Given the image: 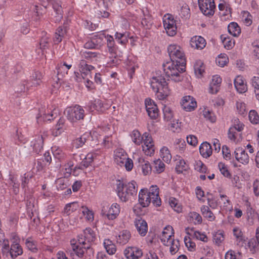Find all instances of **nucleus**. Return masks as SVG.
I'll return each instance as SVG.
<instances>
[{"instance_id":"1","label":"nucleus","mask_w":259,"mask_h":259,"mask_svg":"<svg viewBox=\"0 0 259 259\" xmlns=\"http://www.w3.org/2000/svg\"><path fill=\"white\" fill-rule=\"evenodd\" d=\"M170 62L163 64L166 76L171 80L179 82L182 80L180 75L185 71L186 61L183 49L179 46L170 45L167 48Z\"/></svg>"},{"instance_id":"2","label":"nucleus","mask_w":259,"mask_h":259,"mask_svg":"<svg viewBox=\"0 0 259 259\" xmlns=\"http://www.w3.org/2000/svg\"><path fill=\"white\" fill-rule=\"evenodd\" d=\"M153 91L159 100L165 99L170 94L168 83L161 75L153 76L150 81Z\"/></svg>"},{"instance_id":"3","label":"nucleus","mask_w":259,"mask_h":259,"mask_svg":"<svg viewBox=\"0 0 259 259\" xmlns=\"http://www.w3.org/2000/svg\"><path fill=\"white\" fill-rule=\"evenodd\" d=\"M136 185V182L134 181L127 183L119 182L117 186V194L119 199L122 202L131 201L134 199L137 192Z\"/></svg>"},{"instance_id":"4","label":"nucleus","mask_w":259,"mask_h":259,"mask_svg":"<svg viewBox=\"0 0 259 259\" xmlns=\"http://www.w3.org/2000/svg\"><path fill=\"white\" fill-rule=\"evenodd\" d=\"M65 113L66 114L67 119L71 122H75L82 119L84 116V111L79 105L67 108L65 111Z\"/></svg>"},{"instance_id":"5","label":"nucleus","mask_w":259,"mask_h":259,"mask_svg":"<svg viewBox=\"0 0 259 259\" xmlns=\"http://www.w3.org/2000/svg\"><path fill=\"white\" fill-rule=\"evenodd\" d=\"M120 212V206L117 203H113L110 207L104 206L101 214L103 217L113 220L117 218Z\"/></svg>"},{"instance_id":"6","label":"nucleus","mask_w":259,"mask_h":259,"mask_svg":"<svg viewBox=\"0 0 259 259\" xmlns=\"http://www.w3.org/2000/svg\"><path fill=\"white\" fill-rule=\"evenodd\" d=\"M198 2L200 10L204 15H213L215 9L214 0H198Z\"/></svg>"},{"instance_id":"7","label":"nucleus","mask_w":259,"mask_h":259,"mask_svg":"<svg viewBox=\"0 0 259 259\" xmlns=\"http://www.w3.org/2000/svg\"><path fill=\"white\" fill-rule=\"evenodd\" d=\"M41 5L47 8L49 3H51L56 14V21H60L63 17V10L61 2L59 0H39Z\"/></svg>"},{"instance_id":"8","label":"nucleus","mask_w":259,"mask_h":259,"mask_svg":"<svg viewBox=\"0 0 259 259\" xmlns=\"http://www.w3.org/2000/svg\"><path fill=\"white\" fill-rule=\"evenodd\" d=\"M78 243H74V240L71 241V245L73 251L79 257H82L85 251L90 248V245L87 244L82 238L78 239Z\"/></svg>"},{"instance_id":"9","label":"nucleus","mask_w":259,"mask_h":259,"mask_svg":"<svg viewBox=\"0 0 259 259\" xmlns=\"http://www.w3.org/2000/svg\"><path fill=\"white\" fill-rule=\"evenodd\" d=\"M167 17L163 20V25L167 34L170 36H175L177 32L176 20L170 14H167Z\"/></svg>"},{"instance_id":"10","label":"nucleus","mask_w":259,"mask_h":259,"mask_svg":"<svg viewBox=\"0 0 259 259\" xmlns=\"http://www.w3.org/2000/svg\"><path fill=\"white\" fill-rule=\"evenodd\" d=\"M143 137L144 144L142 145L143 151L146 155L151 156L154 152V146L152 139L147 133H145L143 134Z\"/></svg>"},{"instance_id":"11","label":"nucleus","mask_w":259,"mask_h":259,"mask_svg":"<svg viewBox=\"0 0 259 259\" xmlns=\"http://www.w3.org/2000/svg\"><path fill=\"white\" fill-rule=\"evenodd\" d=\"M47 135L45 133L41 132L33 137V140L31 142V146L33 147L34 150L36 153L40 151L44 146V141Z\"/></svg>"},{"instance_id":"12","label":"nucleus","mask_w":259,"mask_h":259,"mask_svg":"<svg viewBox=\"0 0 259 259\" xmlns=\"http://www.w3.org/2000/svg\"><path fill=\"white\" fill-rule=\"evenodd\" d=\"M134 225L141 236L144 237L146 235L148 231V225L146 221L138 217L135 219Z\"/></svg>"},{"instance_id":"13","label":"nucleus","mask_w":259,"mask_h":259,"mask_svg":"<svg viewBox=\"0 0 259 259\" xmlns=\"http://www.w3.org/2000/svg\"><path fill=\"white\" fill-rule=\"evenodd\" d=\"M159 193V188L156 185L151 186L149 191H147V194L150 196L152 203L156 206H159L161 203Z\"/></svg>"},{"instance_id":"14","label":"nucleus","mask_w":259,"mask_h":259,"mask_svg":"<svg viewBox=\"0 0 259 259\" xmlns=\"http://www.w3.org/2000/svg\"><path fill=\"white\" fill-rule=\"evenodd\" d=\"M174 232L173 228L170 226H166L160 236V240L163 245L169 244L170 240L174 239Z\"/></svg>"},{"instance_id":"15","label":"nucleus","mask_w":259,"mask_h":259,"mask_svg":"<svg viewBox=\"0 0 259 259\" xmlns=\"http://www.w3.org/2000/svg\"><path fill=\"white\" fill-rule=\"evenodd\" d=\"M236 159L243 164L248 163L249 157L244 149L241 147L236 148L234 151Z\"/></svg>"},{"instance_id":"16","label":"nucleus","mask_w":259,"mask_h":259,"mask_svg":"<svg viewBox=\"0 0 259 259\" xmlns=\"http://www.w3.org/2000/svg\"><path fill=\"white\" fill-rule=\"evenodd\" d=\"M125 257L128 259H138L143 255L141 249L136 247H129L124 251Z\"/></svg>"},{"instance_id":"17","label":"nucleus","mask_w":259,"mask_h":259,"mask_svg":"<svg viewBox=\"0 0 259 259\" xmlns=\"http://www.w3.org/2000/svg\"><path fill=\"white\" fill-rule=\"evenodd\" d=\"M181 105L186 111H191L195 109L197 106V103L193 97L190 96H186L183 98Z\"/></svg>"},{"instance_id":"18","label":"nucleus","mask_w":259,"mask_h":259,"mask_svg":"<svg viewBox=\"0 0 259 259\" xmlns=\"http://www.w3.org/2000/svg\"><path fill=\"white\" fill-rule=\"evenodd\" d=\"M110 107V104L104 103L100 99H96L90 104V109H95L100 112H104Z\"/></svg>"},{"instance_id":"19","label":"nucleus","mask_w":259,"mask_h":259,"mask_svg":"<svg viewBox=\"0 0 259 259\" xmlns=\"http://www.w3.org/2000/svg\"><path fill=\"white\" fill-rule=\"evenodd\" d=\"M127 158V154L122 149H117L114 151V161L117 165L122 166Z\"/></svg>"},{"instance_id":"20","label":"nucleus","mask_w":259,"mask_h":259,"mask_svg":"<svg viewBox=\"0 0 259 259\" xmlns=\"http://www.w3.org/2000/svg\"><path fill=\"white\" fill-rule=\"evenodd\" d=\"M152 202L150 196L147 194V189H141L139 194V203L143 207H147Z\"/></svg>"},{"instance_id":"21","label":"nucleus","mask_w":259,"mask_h":259,"mask_svg":"<svg viewBox=\"0 0 259 259\" xmlns=\"http://www.w3.org/2000/svg\"><path fill=\"white\" fill-rule=\"evenodd\" d=\"M23 253V249L21 246L17 242H14L10 246L9 255L12 259H15Z\"/></svg>"},{"instance_id":"22","label":"nucleus","mask_w":259,"mask_h":259,"mask_svg":"<svg viewBox=\"0 0 259 259\" xmlns=\"http://www.w3.org/2000/svg\"><path fill=\"white\" fill-rule=\"evenodd\" d=\"M205 39L200 36H195L190 40V45L192 48L201 50L206 46Z\"/></svg>"},{"instance_id":"23","label":"nucleus","mask_w":259,"mask_h":259,"mask_svg":"<svg viewBox=\"0 0 259 259\" xmlns=\"http://www.w3.org/2000/svg\"><path fill=\"white\" fill-rule=\"evenodd\" d=\"M234 83L236 89L239 93H245L247 90L246 84L243 79V77L240 75L237 76L235 78Z\"/></svg>"},{"instance_id":"24","label":"nucleus","mask_w":259,"mask_h":259,"mask_svg":"<svg viewBox=\"0 0 259 259\" xmlns=\"http://www.w3.org/2000/svg\"><path fill=\"white\" fill-rule=\"evenodd\" d=\"M131 237V234L129 231L124 230L120 231L116 237V241L121 245L126 244Z\"/></svg>"},{"instance_id":"25","label":"nucleus","mask_w":259,"mask_h":259,"mask_svg":"<svg viewBox=\"0 0 259 259\" xmlns=\"http://www.w3.org/2000/svg\"><path fill=\"white\" fill-rule=\"evenodd\" d=\"M50 37L45 32H42L41 37L39 42V48L44 54L47 49H48L50 46Z\"/></svg>"},{"instance_id":"26","label":"nucleus","mask_w":259,"mask_h":259,"mask_svg":"<svg viewBox=\"0 0 259 259\" xmlns=\"http://www.w3.org/2000/svg\"><path fill=\"white\" fill-rule=\"evenodd\" d=\"M199 151L203 157H209L212 154V147L208 143L203 142L200 146Z\"/></svg>"},{"instance_id":"27","label":"nucleus","mask_w":259,"mask_h":259,"mask_svg":"<svg viewBox=\"0 0 259 259\" xmlns=\"http://www.w3.org/2000/svg\"><path fill=\"white\" fill-rule=\"evenodd\" d=\"M241 132H238L234 128L230 127L228 132V137L231 141L235 143L240 141L242 139Z\"/></svg>"},{"instance_id":"28","label":"nucleus","mask_w":259,"mask_h":259,"mask_svg":"<svg viewBox=\"0 0 259 259\" xmlns=\"http://www.w3.org/2000/svg\"><path fill=\"white\" fill-rule=\"evenodd\" d=\"M52 149L55 158L59 160V162H56V167L57 168L60 167L61 166L60 162L65 158L66 155L59 147L54 146L52 148Z\"/></svg>"},{"instance_id":"29","label":"nucleus","mask_w":259,"mask_h":259,"mask_svg":"<svg viewBox=\"0 0 259 259\" xmlns=\"http://www.w3.org/2000/svg\"><path fill=\"white\" fill-rule=\"evenodd\" d=\"M57 116V112L56 109H54L51 113L44 114L43 116L39 113L36 117L37 122L40 123L42 121H50Z\"/></svg>"},{"instance_id":"30","label":"nucleus","mask_w":259,"mask_h":259,"mask_svg":"<svg viewBox=\"0 0 259 259\" xmlns=\"http://www.w3.org/2000/svg\"><path fill=\"white\" fill-rule=\"evenodd\" d=\"M96 38H93L91 40L87 41L84 45L85 49H92L96 48L98 46V44H101L103 38H105L104 35H101L98 37V36H96Z\"/></svg>"},{"instance_id":"31","label":"nucleus","mask_w":259,"mask_h":259,"mask_svg":"<svg viewBox=\"0 0 259 259\" xmlns=\"http://www.w3.org/2000/svg\"><path fill=\"white\" fill-rule=\"evenodd\" d=\"M164 163L160 159H158L153 161L152 163V171L155 174H160L165 169Z\"/></svg>"},{"instance_id":"32","label":"nucleus","mask_w":259,"mask_h":259,"mask_svg":"<svg viewBox=\"0 0 259 259\" xmlns=\"http://www.w3.org/2000/svg\"><path fill=\"white\" fill-rule=\"evenodd\" d=\"M78 68L81 73L84 74V75H87L90 73L91 70L94 69V67L87 64L86 61L81 59L78 64Z\"/></svg>"},{"instance_id":"33","label":"nucleus","mask_w":259,"mask_h":259,"mask_svg":"<svg viewBox=\"0 0 259 259\" xmlns=\"http://www.w3.org/2000/svg\"><path fill=\"white\" fill-rule=\"evenodd\" d=\"M194 69L197 77L201 78L205 72L204 63L201 60L196 61L194 66Z\"/></svg>"},{"instance_id":"34","label":"nucleus","mask_w":259,"mask_h":259,"mask_svg":"<svg viewBox=\"0 0 259 259\" xmlns=\"http://www.w3.org/2000/svg\"><path fill=\"white\" fill-rule=\"evenodd\" d=\"M219 9L220 11L222 12V15L223 16H227L231 14V8L230 5L228 4L224 0H220L219 4ZM221 14V13H220Z\"/></svg>"},{"instance_id":"35","label":"nucleus","mask_w":259,"mask_h":259,"mask_svg":"<svg viewBox=\"0 0 259 259\" xmlns=\"http://www.w3.org/2000/svg\"><path fill=\"white\" fill-rule=\"evenodd\" d=\"M66 33V29L64 26L59 27L56 31L54 41L56 44L60 42Z\"/></svg>"},{"instance_id":"36","label":"nucleus","mask_w":259,"mask_h":259,"mask_svg":"<svg viewBox=\"0 0 259 259\" xmlns=\"http://www.w3.org/2000/svg\"><path fill=\"white\" fill-rule=\"evenodd\" d=\"M80 55L82 59H87L88 61H93L96 60V58L99 55V53L91 51H83L82 50L80 52Z\"/></svg>"},{"instance_id":"37","label":"nucleus","mask_w":259,"mask_h":259,"mask_svg":"<svg viewBox=\"0 0 259 259\" xmlns=\"http://www.w3.org/2000/svg\"><path fill=\"white\" fill-rule=\"evenodd\" d=\"M95 156H96V154L93 153H88L80 163L78 168L83 169L88 167L93 162Z\"/></svg>"},{"instance_id":"38","label":"nucleus","mask_w":259,"mask_h":259,"mask_svg":"<svg viewBox=\"0 0 259 259\" xmlns=\"http://www.w3.org/2000/svg\"><path fill=\"white\" fill-rule=\"evenodd\" d=\"M201 212L203 217L208 221H213L215 220V217L208 206L205 205L202 206L201 207Z\"/></svg>"},{"instance_id":"39","label":"nucleus","mask_w":259,"mask_h":259,"mask_svg":"<svg viewBox=\"0 0 259 259\" xmlns=\"http://www.w3.org/2000/svg\"><path fill=\"white\" fill-rule=\"evenodd\" d=\"M30 83L31 86L36 87L40 84L42 75L39 71H35L31 76Z\"/></svg>"},{"instance_id":"40","label":"nucleus","mask_w":259,"mask_h":259,"mask_svg":"<svg viewBox=\"0 0 259 259\" xmlns=\"http://www.w3.org/2000/svg\"><path fill=\"white\" fill-rule=\"evenodd\" d=\"M228 32L234 36H238L241 33V29L237 23H230L228 26Z\"/></svg>"},{"instance_id":"41","label":"nucleus","mask_w":259,"mask_h":259,"mask_svg":"<svg viewBox=\"0 0 259 259\" xmlns=\"http://www.w3.org/2000/svg\"><path fill=\"white\" fill-rule=\"evenodd\" d=\"M104 246L107 252L110 255L113 254L116 251L115 245L109 239H105Z\"/></svg>"},{"instance_id":"42","label":"nucleus","mask_w":259,"mask_h":259,"mask_svg":"<svg viewBox=\"0 0 259 259\" xmlns=\"http://www.w3.org/2000/svg\"><path fill=\"white\" fill-rule=\"evenodd\" d=\"M85 242H91L95 239V234L94 231L90 228H86L83 231Z\"/></svg>"},{"instance_id":"43","label":"nucleus","mask_w":259,"mask_h":259,"mask_svg":"<svg viewBox=\"0 0 259 259\" xmlns=\"http://www.w3.org/2000/svg\"><path fill=\"white\" fill-rule=\"evenodd\" d=\"M89 137L88 134H84L82 135L80 137L77 138L73 142V146L76 148H79L81 147L86 142L87 138Z\"/></svg>"},{"instance_id":"44","label":"nucleus","mask_w":259,"mask_h":259,"mask_svg":"<svg viewBox=\"0 0 259 259\" xmlns=\"http://www.w3.org/2000/svg\"><path fill=\"white\" fill-rule=\"evenodd\" d=\"M187 168L188 165L184 159L181 158L177 160L176 170L178 173H182L183 171L186 170Z\"/></svg>"},{"instance_id":"45","label":"nucleus","mask_w":259,"mask_h":259,"mask_svg":"<svg viewBox=\"0 0 259 259\" xmlns=\"http://www.w3.org/2000/svg\"><path fill=\"white\" fill-rule=\"evenodd\" d=\"M80 206L77 202H73L66 205L64 208V211L67 214L77 210Z\"/></svg>"},{"instance_id":"46","label":"nucleus","mask_w":259,"mask_h":259,"mask_svg":"<svg viewBox=\"0 0 259 259\" xmlns=\"http://www.w3.org/2000/svg\"><path fill=\"white\" fill-rule=\"evenodd\" d=\"M160 156L166 162H169L171 159V155L168 149L166 147H162L160 150Z\"/></svg>"},{"instance_id":"47","label":"nucleus","mask_w":259,"mask_h":259,"mask_svg":"<svg viewBox=\"0 0 259 259\" xmlns=\"http://www.w3.org/2000/svg\"><path fill=\"white\" fill-rule=\"evenodd\" d=\"M188 217L190 221H193L196 224H200L202 223V219L201 216L195 211L190 212L188 214Z\"/></svg>"},{"instance_id":"48","label":"nucleus","mask_w":259,"mask_h":259,"mask_svg":"<svg viewBox=\"0 0 259 259\" xmlns=\"http://www.w3.org/2000/svg\"><path fill=\"white\" fill-rule=\"evenodd\" d=\"M169 204L171 208L177 212H180L182 210V207L179 204L178 200L175 198L170 197L169 199Z\"/></svg>"},{"instance_id":"49","label":"nucleus","mask_w":259,"mask_h":259,"mask_svg":"<svg viewBox=\"0 0 259 259\" xmlns=\"http://www.w3.org/2000/svg\"><path fill=\"white\" fill-rule=\"evenodd\" d=\"M165 246H170V252L172 254H175L179 250V246H180V242L178 240H175L174 239L170 240L169 244H164Z\"/></svg>"},{"instance_id":"50","label":"nucleus","mask_w":259,"mask_h":259,"mask_svg":"<svg viewBox=\"0 0 259 259\" xmlns=\"http://www.w3.org/2000/svg\"><path fill=\"white\" fill-rule=\"evenodd\" d=\"M131 137L133 141L137 145H140L142 143L143 139H144L143 136H141L140 132L137 130L133 131Z\"/></svg>"},{"instance_id":"51","label":"nucleus","mask_w":259,"mask_h":259,"mask_svg":"<svg viewBox=\"0 0 259 259\" xmlns=\"http://www.w3.org/2000/svg\"><path fill=\"white\" fill-rule=\"evenodd\" d=\"M186 144L185 141L181 139H176L174 143L175 148L182 153L185 149Z\"/></svg>"},{"instance_id":"52","label":"nucleus","mask_w":259,"mask_h":259,"mask_svg":"<svg viewBox=\"0 0 259 259\" xmlns=\"http://www.w3.org/2000/svg\"><path fill=\"white\" fill-rule=\"evenodd\" d=\"M57 188L58 190H63L67 188L68 180L65 178H60L56 181Z\"/></svg>"},{"instance_id":"53","label":"nucleus","mask_w":259,"mask_h":259,"mask_svg":"<svg viewBox=\"0 0 259 259\" xmlns=\"http://www.w3.org/2000/svg\"><path fill=\"white\" fill-rule=\"evenodd\" d=\"M233 125L231 128H234L238 132H242L244 128V125L237 118H234L232 120Z\"/></svg>"},{"instance_id":"54","label":"nucleus","mask_w":259,"mask_h":259,"mask_svg":"<svg viewBox=\"0 0 259 259\" xmlns=\"http://www.w3.org/2000/svg\"><path fill=\"white\" fill-rule=\"evenodd\" d=\"M56 69L57 70V76L58 80L60 79L61 77L64 76L65 74H67V70L65 66V65L62 64V63L58 64Z\"/></svg>"},{"instance_id":"55","label":"nucleus","mask_w":259,"mask_h":259,"mask_svg":"<svg viewBox=\"0 0 259 259\" xmlns=\"http://www.w3.org/2000/svg\"><path fill=\"white\" fill-rule=\"evenodd\" d=\"M248 116L249 120L252 123L256 124L259 123V115L255 110H250Z\"/></svg>"},{"instance_id":"56","label":"nucleus","mask_w":259,"mask_h":259,"mask_svg":"<svg viewBox=\"0 0 259 259\" xmlns=\"http://www.w3.org/2000/svg\"><path fill=\"white\" fill-rule=\"evenodd\" d=\"M252 85L254 88L256 98L259 100V77L254 76L251 80Z\"/></svg>"},{"instance_id":"57","label":"nucleus","mask_w":259,"mask_h":259,"mask_svg":"<svg viewBox=\"0 0 259 259\" xmlns=\"http://www.w3.org/2000/svg\"><path fill=\"white\" fill-rule=\"evenodd\" d=\"M164 119L166 121H169L173 118V113L170 107L164 106L163 108Z\"/></svg>"},{"instance_id":"58","label":"nucleus","mask_w":259,"mask_h":259,"mask_svg":"<svg viewBox=\"0 0 259 259\" xmlns=\"http://www.w3.org/2000/svg\"><path fill=\"white\" fill-rule=\"evenodd\" d=\"M221 38L222 39L224 46L226 49L230 50L234 46V40H232L229 37H223V36L222 35Z\"/></svg>"},{"instance_id":"59","label":"nucleus","mask_w":259,"mask_h":259,"mask_svg":"<svg viewBox=\"0 0 259 259\" xmlns=\"http://www.w3.org/2000/svg\"><path fill=\"white\" fill-rule=\"evenodd\" d=\"M25 244L27 248L33 251L36 252L37 250V245L31 238H28L26 240Z\"/></svg>"},{"instance_id":"60","label":"nucleus","mask_w":259,"mask_h":259,"mask_svg":"<svg viewBox=\"0 0 259 259\" xmlns=\"http://www.w3.org/2000/svg\"><path fill=\"white\" fill-rule=\"evenodd\" d=\"M195 170L202 173H206L207 171L206 166L200 160L196 161L194 164Z\"/></svg>"},{"instance_id":"61","label":"nucleus","mask_w":259,"mask_h":259,"mask_svg":"<svg viewBox=\"0 0 259 259\" xmlns=\"http://www.w3.org/2000/svg\"><path fill=\"white\" fill-rule=\"evenodd\" d=\"M144 163L142 166V171L145 175L149 174L152 171V164L151 165L148 161H145L143 159H140Z\"/></svg>"},{"instance_id":"62","label":"nucleus","mask_w":259,"mask_h":259,"mask_svg":"<svg viewBox=\"0 0 259 259\" xmlns=\"http://www.w3.org/2000/svg\"><path fill=\"white\" fill-rule=\"evenodd\" d=\"M218 167L221 174L225 177L230 178L231 174L229 171L227 166L222 162H220L218 164Z\"/></svg>"},{"instance_id":"63","label":"nucleus","mask_w":259,"mask_h":259,"mask_svg":"<svg viewBox=\"0 0 259 259\" xmlns=\"http://www.w3.org/2000/svg\"><path fill=\"white\" fill-rule=\"evenodd\" d=\"M179 15L183 18L187 19L190 16V9L188 6L185 4L182 6Z\"/></svg>"},{"instance_id":"64","label":"nucleus","mask_w":259,"mask_h":259,"mask_svg":"<svg viewBox=\"0 0 259 259\" xmlns=\"http://www.w3.org/2000/svg\"><path fill=\"white\" fill-rule=\"evenodd\" d=\"M82 213L88 221H93L94 219V213L86 207L81 206Z\"/></svg>"}]
</instances>
